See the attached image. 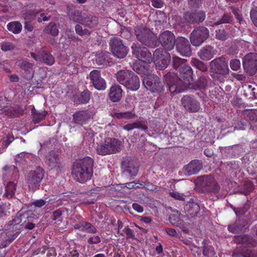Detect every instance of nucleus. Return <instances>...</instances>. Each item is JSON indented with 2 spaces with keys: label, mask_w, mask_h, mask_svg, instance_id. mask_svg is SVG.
<instances>
[{
  "label": "nucleus",
  "mask_w": 257,
  "mask_h": 257,
  "mask_svg": "<svg viewBox=\"0 0 257 257\" xmlns=\"http://www.w3.org/2000/svg\"><path fill=\"white\" fill-rule=\"evenodd\" d=\"M209 37V30L205 27L198 26L191 32L190 40L191 44L197 47L201 45Z\"/></svg>",
  "instance_id": "6e6552de"
},
{
  "label": "nucleus",
  "mask_w": 257,
  "mask_h": 257,
  "mask_svg": "<svg viewBox=\"0 0 257 257\" xmlns=\"http://www.w3.org/2000/svg\"><path fill=\"white\" fill-rule=\"evenodd\" d=\"M163 48L166 50H172L177 42L174 34L169 31H165L162 33L158 39Z\"/></svg>",
  "instance_id": "ddd939ff"
},
{
  "label": "nucleus",
  "mask_w": 257,
  "mask_h": 257,
  "mask_svg": "<svg viewBox=\"0 0 257 257\" xmlns=\"http://www.w3.org/2000/svg\"><path fill=\"white\" fill-rule=\"evenodd\" d=\"M109 45L112 54L118 58H123L128 53V49L119 38L111 39Z\"/></svg>",
  "instance_id": "f8f14e48"
},
{
  "label": "nucleus",
  "mask_w": 257,
  "mask_h": 257,
  "mask_svg": "<svg viewBox=\"0 0 257 257\" xmlns=\"http://www.w3.org/2000/svg\"><path fill=\"white\" fill-rule=\"evenodd\" d=\"M121 142L115 138H106L103 142L98 145L97 153L102 156L115 154L121 150Z\"/></svg>",
  "instance_id": "39448f33"
},
{
  "label": "nucleus",
  "mask_w": 257,
  "mask_h": 257,
  "mask_svg": "<svg viewBox=\"0 0 257 257\" xmlns=\"http://www.w3.org/2000/svg\"><path fill=\"white\" fill-rule=\"evenodd\" d=\"M81 23L88 27L94 28L98 25V18L95 16L87 15L84 14L83 17L81 18Z\"/></svg>",
  "instance_id": "7c9ffc66"
},
{
  "label": "nucleus",
  "mask_w": 257,
  "mask_h": 257,
  "mask_svg": "<svg viewBox=\"0 0 257 257\" xmlns=\"http://www.w3.org/2000/svg\"><path fill=\"white\" fill-rule=\"evenodd\" d=\"M208 78V77L207 76L200 77L198 81V83L200 88H205L207 86Z\"/></svg>",
  "instance_id": "774afa93"
},
{
  "label": "nucleus",
  "mask_w": 257,
  "mask_h": 257,
  "mask_svg": "<svg viewBox=\"0 0 257 257\" xmlns=\"http://www.w3.org/2000/svg\"><path fill=\"white\" fill-rule=\"evenodd\" d=\"M122 231L125 234L127 239H136L134 231L128 226L125 227L123 229Z\"/></svg>",
  "instance_id": "13d9d810"
},
{
  "label": "nucleus",
  "mask_w": 257,
  "mask_h": 257,
  "mask_svg": "<svg viewBox=\"0 0 257 257\" xmlns=\"http://www.w3.org/2000/svg\"><path fill=\"white\" fill-rule=\"evenodd\" d=\"M169 221L173 225L179 226L181 224V220L178 212L176 214H171L169 217Z\"/></svg>",
  "instance_id": "8fccbe9b"
},
{
  "label": "nucleus",
  "mask_w": 257,
  "mask_h": 257,
  "mask_svg": "<svg viewBox=\"0 0 257 257\" xmlns=\"http://www.w3.org/2000/svg\"><path fill=\"white\" fill-rule=\"evenodd\" d=\"M18 65L24 72L27 79H32L35 72L33 63L29 62L26 60H23L18 62Z\"/></svg>",
  "instance_id": "b1692460"
},
{
  "label": "nucleus",
  "mask_w": 257,
  "mask_h": 257,
  "mask_svg": "<svg viewBox=\"0 0 257 257\" xmlns=\"http://www.w3.org/2000/svg\"><path fill=\"white\" fill-rule=\"evenodd\" d=\"M134 73L133 71L128 70H121L115 74L117 81L123 86H130L128 80Z\"/></svg>",
  "instance_id": "393cba45"
},
{
  "label": "nucleus",
  "mask_w": 257,
  "mask_h": 257,
  "mask_svg": "<svg viewBox=\"0 0 257 257\" xmlns=\"http://www.w3.org/2000/svg\"><path fill=\"white\" fill-rule=\"evenodd\" d=\"M46 164L50 169L60 170L62 166L59 155L54 151L49 152L46 156Z\"/></svg>",
  "instance_id": "aec40b11"
},
{
  "label": "nucleus",
  "mask_w": 257,
  "mask_h": 257,
  "mask_svg": "<svg viewBox=\"0 0 257 257\" xmlns=\"http://www.w3.org/2000/svg\"><path fill=\"white\" fill-rule=\"evenodd\" d=\"M175 46L177 51L181 55L189 57L192 55V49L190 42L188 39L184 37L178 38Z\"/></svg>",
  "instance_id": "dca6fc26"
},
{
  "label": "nucleus",
  "mask_w": 257,
  "mask_h": 257,
  "mask_svg": "<svg viewBox=\"0 0 257 257\" xmlns=\"http://www.w3.org/2000/svg\"><path fill=\"white\" fill-rule=\"evenodd\" d=\"M250 206L247 203H245L242 207H238L237 213L238 216L244 215L249 209Z\"/></svg>",
  "instance_id": "69168bd1"
},
{
  "label": "nucleus",
  "mask_w": 257,
  "mask_h": 257,
  "mask_svg": "<svg viewBox=\"0 0 257 257\" xmlns=\"http://www.w3.org/2000/svg\"><path fill=\"white\" fill-rule=\"evenodd\" d=\"M186 60L181 58L178 56H174L172 58V66L175 69H177L182 65L185 63Z\"/></svg>",
  "instance_id": "09e8293b"
},
{
  "label": "nucleus",
  "mask_w": 257,
  "mask_h": 257,
  "mask_svg": "<svg viewBox=\"0 0 257 257\" xmlns=\"http://www.w3.org/2000/svg\"><path fill=\"white\" fill-rule=\"evenodd\" d=\"M205 13L202 11L194 10L191 12H187L184 15V20L190 24H199L205 19Z\"/></svg>",
  "instance_id": "a211bd4d"
},
{
  "label": "nucleus",
  "mask_w": 257,
  "mask_h": 257,
  "mask_svg": "<svg viewBox=\"0 0 257 257\" xmlns=\"http://www.w3.org/2000/svg\"><path fill=\"white\" fill-rule=\"evenodd\" d=\"M217 50L210 45H206L201 48L197 55L203 61L211 60L217 53Z\"/></svg>",
  "instance_id": "412c9836"
},
{
  "label": "nucleus",
  "mask_w": 257,
  "mask_h": 257,
  "mask_svg": "<svg viewBox=\"0 0 257 257\" xmlns=\"http://www.w3.org/2000/svg\"><path fill=\"white\" fill-rule=\"evenodd\" d=\"M228 33L224 30L219 29L216 31V38L221 41H225L228 38Z\"/></svg>",
  "instance_id": "5fc2aeb1"
},
{
  "label": "nucleus",
  "mask_w": 257,
  "mask_h": 257,
  "mask_svg": "<svg viewBox=\"0 0 257 257\" xmlns=\"http://www.w3.org/2000/svg\"><path fill=\"white\" fill-rule=\"evenodd\" d=\"M248 236L245 235H237L234 237V241L237 244L244 243L247 241Z\"/></svg>",
  "instance_id": "0e129e2a"
},
{
  "label": "nucleus",
  "mask_w": 257,
  "mask_h": 257,
  "mask_svg": "<svg viewBox=\"0 0 257 257\" xmlns=\"http://www.w3.org/2000/svg\"><path fill=\"white\" fill-rule=\"evenodd\" d=\"M73 228L76 230H79L89 234H94L97 232L96 227L85 220H82L81 222L75 223L73 225Z\"/></svg>",
  "instance_id": "5701e85b"
},
{
  "label": "nucleus",
  "mask_w": 257,
  "mask_h": 257,
  "mask_svg": "<svg viewBox=\"0 0 257 257\" xmlns=\"http://www.w3.org/2000/svg\"><path fill=\"white\" fill-rule=\"evenodd\" d=\"M44 170L41 167L29 172L27 176V183L30 188L36 190L40 186V184L44 177Z\"/></svg>",
  "instance_id": "9b49d317"
},
{
  "label": "nucleus",
  "mask_w": 257,
  "mask_h": 257,
  "mask_svg": "<svg viewBox=\"0 0 257 257\" xmlns=\"http://www.w3.org/2000/svg\"><path fill=\"white\" fill-rule=\"evenodd\" d=\"M230 67L233 70H237L240 67V62L239 60L237 59L231 60L230 61Z\"/></svg>",
  "instance_id": "e2e57ef3"
},
{
  "label": "nucleus",
  "mask_w": 257,
  "mask_h": 257,
  "mask_svg": "<svg viewBox=\"0 0 257 257\" xmlns=\"http://www.w3.org/2000/svg\"><path fill=\"white\" fill-rule=\"evenodd\" d=\"M101 241V238L97 235H91L88 236L87 243L89 244H97Z\"/></svg>",
  "instance_id": "4d7b16f0"
},
{
  "label": "nucleus",
  "mask_w": 257,
  "mask_h": 257,
  "mask_svg": "<svg viewBox=\"0 0 257 257\" xmlns=\"http://www.w3.org/2000/svg\"><path fill=\"white\" fill-rule=\"evenodd\" d=\"M245 220L240 219L238 217L235 222L228 226V230L233 233H236L241 230L245 226Z\"/></svg>",
  "instance_id": "473e14b6"
},
{
  "label": "nucleus",
  "mask_w": 257,
  "mask_h": 257,
  "mask_svg": "<svg viewBox=\"0 0 257 257\" xmlns=\"http://www.w3.org/2000/svg\"><path fill=\"white\" fill-rule=\"evenodd\" d=\"M135 34L140 42L149 48H155L159 45L158 38L153 32L147 28L136 27Z\"/></svg>",
  "instance_id": "20e7f679"
},
{
  "label": "nucleus",
  "mask_w": 257,
  "mask_h": 257,
  "mask_svg": "<svg viewBox=\"0 0 257 257\" xmlns=\"http://www.w3.org/2000/svg\"><path fill=\"white\" fill-rule=\"evenodd\" d=\"M90 115L88 110H81L75 112L73 114V121L78 124L83 125L90 119Z\"/></svg>",
  "instance_id": "bb28decb"
},
{
  "label": "nucleus",
  "mask_w": 257,
  "mask_h": 257,
  "mask_svg": "<svg viewBox=\"0 0 257 257\" xmlns=\"http://www.w3.org/2000/svg\"><path fill=\"white\" fill-rule=\"evenodd\" d=\"M96 63L98 65L109 66L112 63L110 55L108 53L101 52L95 55Z\"/></svg>",
  "instance_id": "c756f323"
},
{
  "label": "nucleus",
  "mask_w": 257,
  "mask_h": 257,
  "mask_svg": "<svg viewBox=\"0 0 257 257\" xmlns=\"http://www.w3.org/2000/svg\"><path fill=\"white\" fill-rule=\"evenodd\" d=\"M202 168V162L198 160H193L187 165L184 171L188 175L197 174Z\"/></svg>",
  "instance_id": "a878e982"
},
{
  "label": "nucleus",
  "mask_w": 257,
  "mask_h": 257,
  "mask_svg": "<svg viewBox=\"0 0 257 257\" xmlns=\"http://www.w3.org/2000/svg\"><path fill=\"white\" fill-rule=\"evenodd\" d=\"M164 48H159L155 50L153 54L154 63L160 70L165 69L171 61V56Z\"/></svg>",
  "instance_id": "0eeeda50"
},
{
  "label": "nucleus",
  "mask_w": 257,
  "mask_h": 257,
  "mask_svg": "<svg viewBox=\"0 0 257 257\" xmlns=\"http://www.w3.org/2000/svg\"><path fill=\"white\" fill-rule=\"evenodd\" d=\"M139 166L135 160L126 159L121 163V169L124 173L130 177L136 176L139 171Z\"/></svg>",
  "instance_id": "6ab92c4d"
},
{
  "label": "nucleus",
  "mask_w": 257,
  "mask_h": 257,
  "mask_svg": "<svg viewBox=\"0 0 257 257\" xmlns=\"http://www.w3.org/2000/svg\"><path fill=\"white\" fill-rule=\"evenodd\" d=\"M164 77L171 93H180L187 89L193 81V70L190 66L184 65L180 68L179 76L169 72Z\"/></svg>",
  "instance_id": "f257e3e1"
},
{
  "label": "nucleus",
  "mask_w": 257,
  "mask_h": 257,
  "mask_svg": "<svg viewBox=\"0 0 257 257\" xmlns=\"http://www.w3.org/2000/svg\"><path fill=\"white\" fill-rule=\"evenodd\" d=\"M15 160V164L17 166L19 165V166H21L25 165L26 163L25 158L23 154L16 155Z\"/></svg>",
  "instance_id": "680f3d73"
},
{
  "label": "nucleus",
  "mask_w": 257,
  "mask_h": 257,
  "mask_svg": "<svg viewBox=\"0 0 257 257\" xmlns=\"http://www.w3.org/2000/svg\"><path fill=\"white\" fill-rule=\"evenodd\" d=\"M191 63L196 69L202 72H205L208 71V67L207 65L205 63L199 60L198 59L192 58Z\"/></svg>",
  "instance_id": "79ce46f5"
},
{
  "label": "nucleus",
  "mask_w": 257,
  "mask_h": 257,
  "mask_svg": "<svg viewBox=\"0 0 257 257\" xmlns=\"http://www.w3.org/2000/svg\"><path fill=\"white\" fill-rule=\"evenodd\" d=\"M200 187L203 193L209 194L211 195H216L220 191V186L211 175L206 176L203 177Z\"/></svg>",
  "instance_id": "423d86ee"
},
{
  "label": "nucleus",
  "mask_w": 257,
  "mask_h": 257,
  "mask_svg": "<svg viewBox=\"0 0 257 257\" xmlns=\"http://www.w3.org/2000/svg\"><path fill=\"white\" fill-rule=\"evenodd\" d=\"M143 84L145 87L152 92L160 93L164 90V82L155 74L148 75L143 80Z\"/></svg>",
  "instance_id": "1a4fd4ad"
},
{
  "label": "nucleus",
  "mask_w": 257,
  "mask_h": 257,
  "mask_svg": "<svg viewBox=\"0 0 257 257\" xmlns=\"http://www.w3.org/2000/svg\"><path fill=\"white\" fill-rule=\"evenodd\" d=\"M243 66L250 75H253L257 71V54L250 53L243 59Z\"/></svg>",
  "instance_id": "4468645a"
},
{
  "label": "nucleus",
  "mask_w": 257,
  "mask_h": 257,
  "mask_svg": "<svg viewBox=\"0 0 257 257\" xmlns=\"http://www.w3.org/2000/svg\"><path fill=\"white\" fill-rule=\"evenodd\" d=\"M149 63L143 62V64H135L133 65V69L138 74L147 75L150 72Z\"/></svg>",
  "instance_id": "c9c22d12"
},
{
  "label": "nucleus",
  "mask_w": 257,
  "mask_h": 257,
  "mask_svg": "<svg viewBox=\"0 0 257 257\" xmlns=\"http://www.w3.org/2000/svg\"><path fill=\"white\" fill-rule=\"evenodd\" d=\"M8 30L15 34L21 33L22 29V25L19 21H13L9 23L7 26Z\"/></svg>",
  "instance_id": "a19ab883"
},
{
  "label": "nucleus",
  "mask_w": 257,
  "mask_h": 257,
  "mask_svg": "<svg viewBox=\"0 0 257 257\" xmlns=\"http://www.w3.org/2000/svg\"><path fill=\"white\" fill-rule=\"evenodd\" d=\"M113 118L117 119H130L135 117L136 114L132 111L114 112L111 115Z\"/></svg>",
  "instance_id": "37998d69"
},
{
  "label": "nucleus",
  "mask_w": 257,
  "mask_h": 257,
  "mask_svg": "<svg viewBox=\"0 0 257 257\" xmlns=\"http://www.w3.org/2000/svg\"><path fill=\"white\" fill-rule=\"evenodd\" d=\"M89 79L92 86L97 90L103 91L106 88L105 80L101 76L100 71L93 70L89 73Z\"/></svg>",
  "instance_id": "2eb2a0df"
},
{
  "label": "nucleus",
  "mask_w": 257,
  "mask_h": 257,
  "mask_svg": "<svg viewBox=\"0 0 257 257\" xmlns=\"http://www.w3.org/2000/svg\"><path fill=\"white\" fill-rule=\"evenodd\" d=\"M203 254L206 256H212L215 254L214 248L211 245H204Z\"/></svg>",
  "instance_id": "3c124183"
},
{
  "label": "nucleus",
  "mask_w": 257,
  "mask_h": 257,
  "mask_svg": "<svg viewBox=\"0 0 257 257\" xmlns=\"http://www.w3.org/2000/svg\"><path fill=\"white\" fill-rule=\"evenodd\" d=\"M242 114L252 123L257 122V109H245Z\"/></svg>",
  "instance_id": "a18cd8bd"
},
{
  "label": "nucleus",
  "mask_w": 257,
  "mask_h": 257,
  "mask_svg": "<svg viewBox=\"0 0 257 257\" xmlns=\"http://www.w3.org/2000/svg\"><path fill=\"white\" fill-rule=\"evenodd\" d=\"M3 170L6 172L8 171L9 173H12L14 177H16L18 175V169L17 167L15 165H6L3 168Z\"/></svg>",
  "instance_id": "864d4df0"
},
{
  "label": "nucleus",
  "mask_w": 257,
  "mask_h": 257,
  "mask_svg": "<svg viewBox=\"0 0 257 257\" xmlns=\"http://www.w3.org/2000/svg\"><path fill=\"white\" fill-rule=\"evenodd\" d=\"M16 185V183H15L14 182H9L5 187V193L4 194V196L8 199L13 198L15 194Z\"/></svg>",
  "instance_id": "ea45409f"
},
{
  "label": "nucleus",
  "mask_w": 257,
  "mask_h": 257,
  "mask_svg": "<svg viewBox=\"0 0 257 257\" xmlns=\"http://www.w3.org/2000/svg\"><path fill=\"white\" fill-rule=\"evenodd\" d=\"M181 103L184 108L190 112H196L200 108V102L194 97L189 95L184 96Z\"/></svg>",
  "instance_id": "f3484780"
},
{
  "label": "nucleus",
  "mask_w": 257,
  "mask_h": 257,
  "mask_svg": "<svg viewBox=\"0 0 257 257\" xmlns=\"http://www.w3.org/2000/svg\"><path fill=\"white\" fill-rule=\"evenodd\" d=\"M243 95L248 99H257V90L251 85L245 86L244 87Z\"/></svg>",
  "instance_id": "4c0bfd02"
},
{
  "label": "nucleus",
  "mask_w": 257,
  "mask_h": 257,
  "mask_svg": "<svg viewBox=\"0 0 257 257\" xmlns=\"http://www.w3.org/2000/svg\"><path fill=\"white\" fill-rule=\"evenodd\" d=\"M76 33L80 36L85 35H89L90 32L86 29H83L82 26L79 24H77L75 27Z\"/></svg>",
  "instance_id": "6e6d98bb"
},
{
  "label": "nucleus",
  "mask_w": 257,
  "mask_h": 257,
  "mask_svg": "<svg viewBox=\"0 0 257 257\" xmlns=\"http://www.w3.org/2000/svg\"><path fill=\"white\" fill-rule=\"evenodd\" d=\"M250 16L253 24L257 27V8L251 10Z\"/></svg>",
  "instance_id": "338daca9"
},
{
  "label": "nucleus",
  "mask_w": 257,
  "mask_h": 257,
  "mask_svg": "<svg viewBox=\"0 0 257 257\" xmlns=\"http://www.w3.org/2000/svg\"><path fill=\"white\" fill-rule=\"evenodd\" d=\"M44 32L53 36H57L59 34V30L55 23L51 22L45 28Z\"/></svg>",
  "instance_id": "c03bdc74"
},
{
  "label": "nucleus",
  "mask_w": 257,
  "mask_h": 257,
  "mask_svg": "<svg viewBox=\"0 0 257 257\" xmlns=\"http://www.w3.org/2000/svg\"><path fill=\"white\" fill-rule=\"evenodd\" d=\"M232 21V17L229 13H224L222 18L214 23V25H219L223 24H230Z\"/></svg>",
  "instance_id": "de8ad7c7"
},
{
  "label": "nucleus",
  "mask_w": 257,
  "mask_h": 257,
  "mask_svg": "<svg viewBox=\"0 0 257 257\" xmlns=\"http://www.w3.org/2000/svg\"><path fill=\"white\" fill-rule=\"evenodd\" d=\"M90 92L87 89L83 91L78 95V103L80 104H85L88 102L90 98Z\"/></svg>",
  "instance_id": "49530a36"
},
{
  "label": "nucleus",
  "mask_w": 257,
  "mask_h": 257,
  "mask_svg": "<svg viewBox=\"0 0 257 257\" xmlns=\"http://www.w3.org/2000/svg\"><path fill=\"white\" fill-rule=\"evenodd\" d=\"M14 139L15 138L13 135L8 134L2 139V146L4 148H7Z\"/></svg>",
  "instance_id": "603ef678"
},
{
  "label": "nucleus",
  "mask_w": 257,
  "mask_h": 257,
  "mask_svg": "<svg viewBox=\"0 0 257 257\" xmlns=\"http://www.w3.org/2000/svg\"><path fill=\"white\" fill-rule=\"evenodd\" d=\"M31 112L34 123H38L44 120L48 113L45 109L37 110L34 107L32 109Z\"/></svg>",
  "instance_id": "f704fd0d"
},
{
  "label": "nucleus",
  "mask_w": 257,
  "mask_h": 257,
  "mask_svg": "<svg viewBox=\"0 0 257 257\" xmlns=\"http://www.w3.org/2000/svg\"><path fill=\"white\" fill-rule=\"evenodd\" d=\"M32 215L33 213L31 211H27L25 212H19L16 218L12 221V224H20V225H24L28 221H33L34 217Z\"/></svg>",
  "instance_id": "4be33fe9"
},
{
  "label": "nucleus",
  "mask_w": 257,
  "mask_h": 257,
  "mask_svg": "<svg viewBox=\"0 0 257 257\" xmlns=\"http://www.w3.org/2000/svg\"><path fill=\"white\" fill-rule=\"evenodd\" d=\"M1 113H4L10 117H18L23 114L24 110L20 107H13L12 106H4L0 109Z\"/></svg>",
  "instance_id": "cd10ccee"
},
{
  "label": "nucleus",
  "mask_w": 257,
  "mask_h": 257,
  "mask_svg": "<svg viewBox=\"0 0 257 257\" xmlns=\"http://www.w3.org/2000/svg\"><path fill=\"white\" fill-rule=\"evenodd\" d=\"M15 48V45L12 43L9 42H3L1 45L2 50L5 52L12 50Z\"/></svg>",
  "instance_id": "bf43d9fd"
},
{
  "label": "nucleus",
  "mask_w": 257,
  "mask_h": 257,
  "mask_svg": "<svg viewBox=\"0 0 257 257\" xmlns=\"http://www.w3.org/2000/svg\"><path fill=\"white\" fill-rule=\"evenodd\" d=\"M132 54L142 62L150 63L152 59V54L148 49L138 42H135L131 47Z\"/></svg>",
  "instance_id": "9d476101"
},
{
  "label": "nucleus",
  "mask_w": 257,
  "mask_h": 257,
  "mask_svg": "<svg viewBox=\"0 0 257 257\" xmlns=\"http://www.w3.org/2000/svg\"><path fill=\"white\" fill-rule=\"evenodd\" d=\"M94 161L89 157H85L74 162L72 176L74 180L83 183L91 179L93 175Z\"/></svg>",
  "instance_id": "f03ea898"
},
{
  "label": "nucleus",
  "mask_w": 257,
  "mask_h": 257,
  "mask_svg": "<svg viewBox=\"0 0 257 257\" xmlns=\"http://www.w3.org/2000/svg\"><path fill=\"white\" fill-rule=\"evenodd\" d=\"M67 15L70 19L75 22H81V18L83 17V15L81 12L75 9H72L70 7H67Z\"/></svg>",
  "instance_id": "e433bc0d"
},
{
  "label": "nucleus",
  "mask_w": 257,
  "mask_h": 257,
  "mask_svg": "<svg viewBox=\"0 0 257 257\" xmlns=\"http://www.w3.org/2000/svg\"><path fill=\"white\" fill-rule=\"evenodd\" d=\"M122 90L118 85L112 86L109 89V97L114 102L119 101L122 97Z\"/></svg>",
  "instance_id": "c85d7f7f"
},
{
  "label": "nucleus",
  "mask_w": 257,
  "mask_h": 257,
  "mask_svg": "<svg viewBox=\"0 0 257 257\" xmlns=\"http://www.w3.org/2000/svg\"><path fill=\"white\" fill-rule=\"evenodd\" d=\"M211 76L214 81L222 83L224 81V76L228 75L229 69L228 63L223 56L217 57L209 62Z\"/></svg>",
  "instance_id": "7ed1b4c3"
},
{
  "label": "nucleus",
  "mask_w": 257,
  "mask_h": 257,
  "mask_svg": "<svg viewBox=\"0 0 257 257\" xmlns=\"http://www.w3.org/2000/svg\"><path fill=\"white\" fill-rule=\"evenodd\" d=\"M40 62L48 66H52L54 64L55 60L54 56L50 52L44 50L40 51Z\"/></svg>",
  "instance_id": "2f4dec72"
},
{
  "label": "nucleus",
  "mask_w": 257,
  "mask_h": 257,
  "mask_svg": "<svg viewBox=\"0 0 257 257\" xmlns=\"http://www.w3.org/2000/svg\"><path fill=\"white\" fill-rule=\"evenodd\" d=\"M132 127L133 130L135 128H140L144 131L148 130V126L143 123L142 121L138 120L136 122L132 123Z\"/></svg>",
  "instance_id": "052dcab7"
},
{
  "label": "nucleus",
  "mask_w": 257,
  "mask_h": 257,
  "mask_svg": "<svg viewBox=\"0 0 257 257\" xmlns=\"http://www.w3.org/2000/svg\"><path fill=\"white\" fill-rule=\"evenodd\" d=\"M128 82L130 83V86H125L127 89H130L132 91H136L140 88V79L135 73L133 74V76H132L129 80H128Z\"/></svg>",
  "instance_id": "58836bf2"
},
{
  "label": "nucleus",
  "mask_w": 257,
  "mask_h": 257,
  "mask_svg": "<svg viewBox=\"0 0 257 257\" xmlns=\"http://www.w3.org/2000/svg\"><path fill=\"white\" fill-rule=\"evenodd\" d=\"M185 210L187 213L192 217L197 216L199 213L200 208L198 203L195 202H189L185 206Z\"/></svg>",
  "instance_id": "72a5a7b5"
}]
</instances>
